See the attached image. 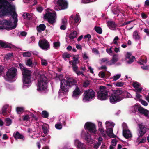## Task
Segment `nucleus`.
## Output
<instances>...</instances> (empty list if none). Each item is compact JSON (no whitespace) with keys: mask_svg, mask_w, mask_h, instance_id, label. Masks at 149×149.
<instances>
[{"mask_svg":"<svg viewBox=\"0 0 149 149\" xmlns=\"http://www.w3.org/2000/svg\"><path fill=\"white\" fill-rule=\"evenodd\" d=\"M58 77L60 81L59 96L65 95L68 92L70 88L76 84L77 80L69 76H66V79H64L62 74L58 75Z\"/></svg>","mask_w":149,"mask_h":149,"instance_id":"f257e3e1","label":"nucleus"},{"mask_svg":"<svg viewBox=\"0 0 149 149\" xmlns=\"http://www.w3.org/2000/svg\"><path fill=\"white\" fill-rule=\"evenodd\" d=\"M19 66L22 71L23 87L24 88H28L32 84V72L31 70L24 68L23 64L20 63Z\"/></svg>","mask_w":149,"mask_h":149,"instance_id":"f03ea898","label":"nucleus"},{"mask_svg":"<svg viewBox=\"0 0 149 149\" xmlns=\"http://www.w3.org/2000/svg\"><path fill=\"white\" fill-rule=\"evenodd\" d=\"M37 90L42 91L47 89L48 80L45 75L40 72L37 76Z\"/></svg>","mask_w":149,"mask_h":149,"instance_id":"7ed1b4c3","label":"nucleus"},{"mask_svg":"<svg viewBox=\"0 0 149 149\" xmlns=\"http://www.w3.org/2000/svg\"><path fill=\"white\" fill-rule=\"evenodd\" d=\"M124 97L122 91L118 89L114 91L113 93L109 97V101L111 103L115 104L121 101Z\"/></svg>","mask_w":149,"mask_h":149,"instance_id":"20e7f679","label":"nucleus"},{"mask_svg":"<svg viewBox=\"0 0 149 149\" xmlns=\"http://www.w3.org/2000/svg\"><path fill=\"white\" fill-rule=\"evenodd\" d=\"M109 92L106 87L101 86L99 88L97 93L98 99L100 100H107L109 97Z\"/></svg>","mask_w":149,"mask_h":149,"instance_id":"39448f33","label":"nucleus"},{"mask_svg":"<svg viewBox=\"0 0 149 149\" xmlns=\"http://www.w3.org/2000/svg\"><path fill=\"white\" fill-rule=\"evenodd\" d=\"M83 100L85 102H87L90 100H93L95 97V93L94 91L92 89L86 90L83 94Z\"/></svg>","mask_w":149,"mask_h":149,"instance_id":"423d86ee","label":"nucleus"},{"mask_svg":"<svg viewBox=\"0 0 149 149\" xmlns=\"http://www.w3.org/2000/svg\"><path fill=\"white\" fill-rule=\"evenodd\" d=\"M17 70L15 68H11L8 69L6 73L5 78L7 81H12L16 76Z\"/></svg>","mask_w":149,"mask_h":149,"instance_id":"0eeeda50","label":"nucleus"},{"mask_svg":"<svg viewBox=\"0 0 149 149\" xmlns=\"http://www.w3.org/2000/svg\"><path fill=\"white\" fill-rule=\"evenodd\" d=\"M54 9L57 11L67 8L68 4L65 0H54Z\"/></svg>","mask_w":149,"mask_h":149,"instance_id":"6e6552de","label":"nucleus"},{"mask_svg":"<svg viewBox=\"0 0 149 149\" xmlns=\"http://www.w3.org/2000/svg\"><path fill=\"white\" fill-rule=\"evenodd\" d=\"M138 109V111L140 113L143 114L146 117H149V111L141 107H138L137 105H135L134 106L131 107L130 108V111L133 113H135Z\"/></svg>","mask_w":149,"mask_h":149,"instance_id":"1a4fd4ad","label":"nucleus"},{"mask_svg":"<svg viewBox=\"0 0 149 149\" xmlns=\"http://www.w3.org/2000/svg\"><path fill=\"white\" fill-rule=\"evenodd\" d=\"M28 113L22 116V117L23 120L24 121H29L32 118H34L36 120L37 118L36 116L34 115L35 111H32V112H30L29 111H27Z\"/></svg>","mask_w":149,"mask_h":149,"instance_id":"9d476101","label":"nucleus"},{"mask_svg":"<svg viewBox=\"0 0 149 149\" xmlns=\"http://www.w3.org/2000/svg\"><path fill=\"white\" fill-rule=\"evenodd\" d=\"M84 127L85 129H87L90 133H95L96 131L95 125L92 123L90 122L86 123Z\"/></svg>","mask_w":149,"mask_h":149,"instance_id":"9b49d317","label":"nucleus"},{"mask_svg":"<svg viewBox=\"0 0 149 149\" xmlns=\"http://www.w3.org/2000/svg\"><path fill=\"white\" fill-rule=\"evenodd\" d=\"M56 14L55 12L51 13L49 12L44 15V17L47 19L49 22L51 23H53L55 22L56 18Z\"/></svg>","mask_w":149,"mask_h":149,"instance_id":"f8f14e48","label":"nucleus"},{"mask_svg":"<svg viewBox=\"0 0 149 149\" xmlns=\"http://www.w3.org/2000/svg\"><path fill=\"white\" fill-rule=\"evenodd\" d=\"M38 45L42 49L47 50L50 48V44L47 40H40Z\"/></svg>","mask_w":149,"mask_h":149,"instance_id":"ddd939ff","label":"nucleus"},{"mask_svg":"<svg viewBox=\"0 0 149 149\" xmlns=\"http://www.w3.org/2000/svg\"><path fill=\"white\" fill-rule=\"evenodd\" d=\"M82 92L78 87L76 86L72 92V98L74 100H77L79 98L81 95Z\"/></svg>","mask_w":149,"mask_h":149,"instance_id":"4468645a","label":"nucleus"},{"mask_svg":"<svg viewBox=\"0 0 149 149\" xmlns=\"http://www.w3.org/2000/svg\"><path fill=\"white\" fill-rule=\"evenodd\" d=\"M135 57L132 55L130 52H127L125 56V60L128 64H131L134 61Z\"/></svg>","mask_w":149,"mask_h":149,"instance_id":"2eb2a0df","label":"nucleus"},{"mask_svg":"<svg viewBox=\"0 0 149 149\" xmlns=\"http://www.w3.org/2000/svg\"><path fill=\"white\" fill-rule=\"evenodd\" d=\"M66 120L64 118H62L60 120L59 122L57 123L56 124L55 126L56 129H62V124L65 126Z\"/></svg>","mask_w":149,"mask_h":149,"instance_id":"dca6fc26","label":"nucleus"},{"mask_svg":"<svg viewBox=\"0 0 149 149\" xmlns=\"http://www.w3.org/2000/svg\"><path fill=\"white\" fill-rule=\"evenodd\" d=\"M132 85L135 88L134 91L136 92H140L141 91L143 88L140 87L141 84L139 82L135 81L132 83Z\"/></svg>","mask_w":149,"mask_h":149,"instance_id":"f3484780","label":"nucleus"},{"mask_svg":"<svg viewBox=\"0 0 149 149\" xmlns=\"http://www.w3.org/2000/svg\"><path fill=\"white\" fill-rule=\"evenodd\" d=\"M139 127L140 130L138 135L139 137H142L146 133V128L142 124L139 125Z\"/></svg>","mask_w":149,"mask_h":149,"instance_id":"a211bd4d","label":"nucleus"},{"mask_svg":"<svg viewBox=\"0 0 149 149\" xmlns=\"http://www.w3.org/2000/svg\"><path fill=\"white\" fill-rule=\"evenodd\" d=\"M74 143L75 146L80 149H84L85 148V145L84 144L80 142L78 139H76L75 140Z\"/></svg>","mask_w":149,"mask_h":149,"instance_id":"6ab92c4d","label":"nucleus"},{"mask_svg":"<svg viewBox=\"0 0 149 149\" xmlns=\"http://www.w3.org/2000/svg\"><path fill=\"white\" fill-rule=\"evenodd\" d=\"M107 26L111 30L116 29L117 25L113 21H108L107 23Z\"/></svg>","mask_w":149,"mask_h":149,"instance_id":"aec40b11","label":"nucleus"},{"mask_svg":"<svg viewBox=\"0 0 149 149\" xmlns=\"http://www.w3.org/2000/svg\"><path fill=\"white\" fill-rule=\"evenodd\" d=\"M80 17L79 15L78 14H76L75 15L74 14L71 15L70 18H69V21L71 23H72V20L74 19L75 23H77L79 20Z\"/></svg>","mask_w":149,"mask_h":149,"instance_id":"412c9836","label":"nucleus"},{"mask_svg":"<svg viewBox=\"0 0 149 149\" xmlns=\"http://www.w3.org/2000/svg\"><path fill=\"white\" fill-rule=\"evenodd\" d=\"M123 134L124 136L126 139L130 138L132 136L131 132L128 129H127L126 130H124L123 132Z\"/></svg>","mask_w":149,"mask_h":149,"instance_id":"4be33fe9","label":"nucleus"},{"mask_svg":"<svg viewBox=\"0 0 149 149\" xmlns=\"http://www.w3.org/2000/svg\"><path fill=\"white\" fill-rule=\"evenodd\" d=\"M113 128L106 129V133L107 136L111 138V137H113V138L116 137V136L114 135L113 134Z\"/></svg>","mask_w":149,"mask_h":149,"instance_id":"5701e85b","label":"nucleus"},{"mask_svg":"<svg viewBox=\"0 0 149 149\" xmlns=\"http://www.w3.org/2000/svg\"><path fill=\"white\" fill-rule=\"evenodd\" d=\"M115 124L111 121H107L105 122V127L106 129L113 128Z\"/></svg>","mask_w":149,"mask_h":149,"instance_id":"b1692460","label":"nucleus"},{"mask_svg":"<svg viewBox=\"0 0 149 149\" xmlns=\"http://www.w3.org/2000/svg\"><path fill=\"white\" fill-rule=\"evenodd\" d=\"M118 60V56L116 55H114L112 60L108 61L107 62L108 65H112L114 64Z\"/></svg>","mask_w":149,"mask_h":149,"instance_id":"393cba45","label":"nucleus"},{"mask_svg":"<svg viewBox=\"0 0 149 149\" xmlns=\"http://www.w3.org/2000/svg\"><path fill=\"white\" fill-rule=\"evenodd\" d=\"M133 38L136 40H140L141 38L137 31H134L133 33Z\"/></svg>","mask_w":149,"mask_h":149,"instance_id":"a878e982","label":"nucleus"},{"mask_svg":"<svg viewBox=\"0 0 149 149\" xmlns=\"http://www.w3.org/2000/svg\"><path fill=\"white\" fill-rule=\"evenodd\" d=\"M14 136L16 139H20L24 140V137L23 136L20 134V133L18 132H17L16 133L14 134Z\"/></svg>","mask_w":149,"mask_h":149,"instance_id":"bb28decb","label":"nucleus"},{"mask_svg":"<svg viewBox=\"0 0 149 149\" xmlns=\"http://www.w3.org/2000/svg\"><path fill=\"white\" fill-rule=\"evenodd\" d=\"M14 56V54L13 53H8L4 57V58L6 60H10L13 58Z\"/></svg>","mask_w":149,"mask_h":149,"instance_id":"cd10ccee","label":"nucleus"},{"mask_svg":"<svg viewBox=\"0 0 149 149\" xmlns=\"http://www.w3.org/2000/svg\"><path fill=\"white\" fill-rule=\"evenodd\" d=\"M46 28V26L45 24H41L37 27L36 29L38 32H41L44 31Z\"/></svg>","mask_w":149,"mask_h":149,"instance_id":"c85d7f7f","label":"nucleus"},{"mask_svg":"<svg viewBox=\"0 0 149 149\" xmlns=\"http://www.w3.org/2000/svg\"><path fill=\"white\" fill-rule=\"evenodd\" d=\"M85 140L90 144H92L93 142V140L92 139L90 134H89L86 136Z\"/></svg>","mask_w":149,"mask_h":149,"instance_id":"c756f323","label":"nucleus"},{"mask_svg":"<svg viewBox=\"0 0 149 149\" xmlns=\"http://www.w3.org/2000/svg\"><path fill=\"white\" fill-rule=\"evenodd\" d=\"M99 130L100 132V135L104 137H106L107 136V135L106 134V132L105 130H104L103 127L102 128H99Z\"/></svg>","mask_w":149,"mask_h":149,"instance_id":"7c9ffc66","label":"nucleus"},{"mask_svg":"<svg viewBox=\"0 0 149 149\" xmlns=\"http://www.w3.org/2000/svg\"><path fill=\"white\" fill-rule=\"evenodd\" d=\"M41 61V64L42 66H47L48 63V60L45 59L43 57H40Z\"/></svg>","mask_w":149,"mask_h":149,"instance_id":"2f4dec72","label":"nucleus"},{"mask_svg":"<svg viewBox=\"0 0 149 149\" xmlns=\"http://www.w3.org/2000/svg\"><path fill=\"white\" fill-rule=\"evenodd\" d=\"M121 74L120 73L115 74L112 77H111V79H113L114 81H116L120 78Z\"/></svg>","mask_w":149,"mask_h":149,"instance_id":"473e14b6","label":"nucleus"},{"mask_svg":"<svg viewBox=\"0 0 149 149\" xmlns=\"http://www.w3.org/2000/svg\"><path fill=\"white\" fill-rule=\"evenodd\" d=\"M73 61H69L70 64H72V65H76L78 63V58L77 57H73Z\"/></svg>","mask_w":149,"mask_h":149,"instance_id":"72a5a7b5","label":"nucleus"},{"mask_svg":"<svg viewBox=\"0 0 149 149\" xmlns=\"http://www.w3.org/2000/svg\"><path fill=\"white\" fill-rule=\"evenodd\" d=\"M9 46L8 45L7 43L5 42L0 41V47H3L4 48H8Z\"/></svg>","mask_w":149,"mask_h":149,"instance_id":"f704fd0d","label":"nucleus"},{"mask_svg":"<svg viewBox=\"0 0 149 149\" xmlns=\"http://www.w3.org/2000/svg\"><path fill=\"white\" fill-rule=\"evenodd\" d=\"M33 15L27 13H24L23 15V17L24 19H30L32 17Z\"/></svg>","mask_w":149,"mask_h":149,"instance_id":"c9c22d12","label":"nucleus"},{"mask_svg":"<svg viewBox=\"0 0 149 149\" xmlns=\"http://www.w3.org/2000/svg\"><path fill=\"white\" fill-rule=\"evenodd\" d=\"M77 32L74 31L71 32L69 35V38L71 39H74L77 36Z\"/></svg>","mask_w":149,"mask_h":149,"instance_id":"e433bc0d","label":"nucleus"},{"mask_svg":"<svg viewBox=\"0 0 149 149\" xmlns=\"http://www.w3.org/2000/svg\"><path fill=\"white\" fill-rule=\"evenodd\" d=\"M25 63L26 65L28 66L32 67V61L31 59H29L26 60Z\"/></svg>","mask_w":149,"mask_h":149,"instance_id":"4c0bfd02","label":"nucleus"},{"mask_svg":"<svg viewBox=\"0 0 149 149\" xmlns=\"http://www.w3.org/2000/svg\"><path fill=\"white\" fill-rule=\"evenodd\" d=\"M53 44L54 48L55 49H58L59 48L60 46V42L58 41L54 42Z\"/></svg>","mask_w":149,"mask_h":149,"instance_id":"58836bf2","label":"nucleus"},{"mask_svg":"<svg viewBox=\"0 0 149 149\" xmlns=\"http://www.w3.org/2000/svg\"><path fill=\"white\" fill-rule=\"evenodd\" d=\"M8 107V105H4L2 108V113L4 116H6V111Z\"/></svg>","mask_w":149,"mask_h":149,"instance_id":"ea45409f","label":"nucleus"},{"mask_svg":"<svg viewBox=\"0 0 149 149\" xmlns=\"http://www.w3.org/2000/svg\"><path fill=\"white\" fill-rule=\"evenodd\" d=\"M62 22L63 23V24L61 25L60 27V29L62 30H65L66 29L65 24L66 22V20L65 19H63L62 20Z\"/></svg>","mask_w":149,"mask_h":149,"instance_id":"a19ab883","label":"nucleus"},{"mask_svg":"<svg viewBox=\"0 0 149 149\" xmlns=\"http://www.w3.org/2000/svg\"><path fill=\"white\" fill-rule=\"evenodd\" d=\"M12 123L11 120L10 118H6L5 120V124L7 126H9Z\"/></svg>","mask_w":149,"mask_h":149,"instance_id":"79ce46f5","label":"nucleus"},{"mask_svg":"<svg viewBox=\"0 0 149 149\" xmlns=\"http://www.w3.org/2000/svg\"><path fill=\"white\" fill-rule=\"evenodd\" d=\"M113 48V47L111 46L110 48H107L106 49V51L107 53H108L109 54L111 55V56L112 55L113 52V51L112 50Z\"/></svg>","mask_w":149,"mask_h":149,"instance_id":"37998d69","label":"nucleus"},{"mask_svg":"<svg viewBox=\"0 0 149 149\" xmlns=\"http://www.w3.org/2000/svg\"><path fill=\"white\" fill-rule=\"evenodd\" d=\"M95 31L99 34H101L102 32V30L100 27H95Z\"/></svg>","mask_w":149,"mask_h":149,"instance_id":"c03bdc74","label":"nucleus"},{"mask_svg":"<svg viewBox=\"0 0 149 149\" xmlns=\"http://www.w3.org/2000/svg\"><path fill=\"white\" fill-rule=\"evenodd\" d=\"M125 84V83L121 81H117L115 84V86L117 87L123 86Z\"/></svg>","mask_w":149,"mask_h":149,"instance_id":"a18cd8bd","label":"nucleus"},{"mask_svg":"<svg viewBox=\"0 0 149 149\" xmlns=\"http://www.w3.org/2000/svg\"><path fill=\"white\" fill-rule=\"evenodd\" d=\"M41 114L42 115V117L45 118H47L49 116V113L46 111H43Z\"/></svg>","mask_w":149,"mask_h":149,"instance_id":"49530a36","label":"nucleus"},{"mask_svg":"<svg viewBox=\"0 0 149 149\" xmlns=\"http://www.w3.org/2000/svg\"><path fill=\"white\" fill-rule=\"evenodd\" d=\"M119 39L118 36H115L113 39V40L112 42V44H115L116 45H117L118 44V40Z\"/></svg>","mask_w":149,"mask_h":149,"instance_id":"de8ad7c7","label":"nucleus"},{"mask_svg":"<svg viewBox=\"0 0 149 149\" xmlns=\"http://www.w3.org/2000/svg\"><path fill=\"white\" fill-rule=\"evenodd\" d=\"M71 55L70 54L67 53V52H65L63 53V58L65 60L67 58H69L70 57Z\"/></svg>","mask_w":149,"mask_h":149,"instance_id":"09e8293b","label":"nucleus"},{"mask_svg":"<svg viewBox=\"0 0 149 149\" xmlns=\"http://www.w3.org/2000/svg\"><path fill=\"white\" fill-rule=\"evenodd\" d=\"M31 52H25L23 54V55L24 57H30L31 56Z\"/></svg>","mask_w":149,"mask_h":149,"instance_id":"8fccbe9b","label":"nucleus"},{"mask_svg":"<svg viewBox=\"0 0 149 149\" xmlns=\"http://www.w3.org/2000/svg\"><path fill=\"white\" fill-rule=\"evenodd\" d=\"M101 63H106L107 64L109 65L108 64V62L109 61V59L107 58H104L101 59Z\"/></svg>","mask_w":149,"mask_h":149,"instance_id":"3c124183","label":"nucleus"},{"mask_svg":"<svg viewBox=\"0 0 149 149\" xmlns=\"http://www.w3.org/2000/svg\"><path fill=\"white\" fill-rule=\"evenodd\" d=\"M42 129L43 130V132L44 134H46L48 132V128L47 126L43 125L42 126Z\"/></svg>","mask_w":149,"mask_h":149,"instance_id":"603ef678","label":"nucleus"},{"mask_svg":"<svg viewBox=\"0 0 149 149\" xmlns=\"http://www.w3.org/2000/svg\"><path fill=\"white\" fill-rule=\"evenodd\" d=\"M24 109V108L23 107H17L16 108V111L18 113H19V112L23 111Z\"/></svg>","mask_w":149,"mask_h":149,"instance_id":"864d4df0","label":"nucleus"},{"mask_svg":"<svg viewBox=\"0 0 149 149\" xmlns=\"http://www.w3.org/2000/svg\"><path fill=\"white\" fill-rule=\"evenodd\" d=\"M98 75L100 77L104 78L105 77L106 74L105 73L103 72H100L99 73Z\"/></svg>","mask_w":149,"mask_h":149,"instance_id":"5fc2aeb1","label":"nucleus"},{"mask_svg":"<svg viewBox=\"0 0 149 149\" xmlns=\"http://www.w3.org/2000/svg\"><path fill=\"white\" fill-rule=\"evenodd\" d=\"M140 102L141 104L144 106H147L148 105V103L146 101H144V100L142 99H140Z\"/></svg>","mask_w":149,"mask_h":149,"instance_id":"6e6d98bb","label":"nucleus"},{"mask_svg":"<svg viewBox=\"0 0 149 149\" xmlns=\"http://www.w3.org/2000/svg\"><path fill=\"white\" fill-rule=\"evenodd\" d=\"M122 127L123 128V132H124V130H126L127 129H128L127 125L125 123H123L122 124Z\"/></svg>","mask_w":149,"mask_h":149,"instance_id":"4d7b16f0","label":"nucleus"},{"mask_svg":"<svg viewBox=\"0 0 149 149\" xmlns=\"http://www.w3.org/2000/svg\"><path fill=\"white\" fill-rule=\"evenodd\" d=\"M113 12L114 14H116L117 16H118L119 15V13L120 12V11L119 9H118V8H116V9L115 8L113 10Z\"/></svg>","mask_w":149,"mask_h":149,"instance_id":"13d9d810","label":"nucleus"},{"mask_svg":"<svg viewBox=\"0 0 149 149\" xmlns=\"http://www.w3.org/2000/svg\"><path fill=\"white\" fill-rule=\"evenodd\" d=\"M111 143L112 145L115 147L116 146V145L117 143V141L116 139H112L111 141Z\"/></svg>","mask_w":149,"mask_h":149,"instance_id":"bf43d9fd","label":"nucleus"},{"mask_svg":"<svg viewBox=\"0 0 149 149\" xmlns=\"http://www.w3.org/2000/svg\"><path fill=\"white\" fill-rule=\"evenodd\" d=\"M96 0H82V2L84 3H90V2L95 1Z\"/></svg>","mask_w":149,"mask_h":149,"instance_id":"052dcab7","label":"nucleus"},{"mask_svg":"<svg viewBox=\"0 0 149 149\" xmlns=\"http://www.w3.org/2000/svg\"><path fill=\"white\" fill-rule=\"evenodd\" d=\"M72 67L73 71L77 74L78 70V66L76 65H72Z\"/></svg>","mask_w":149,"mask_h":149,"instance_id":"680f3d73","label":"nucleus"},{"mask_svg":"<svg viewBox=\"0 0 149 149\" xmlns=\"http://www.w3.org/2000/svg\"><path fill=\"white\" fill-rule=\"evenodd\" d=\"M141 68L144 70H149V65H143L141 67Z\"/></svg>","mask_w":149,"mask_h":149,"instance_id":"e2e57ef3","label":"nucleus"},{"mask_svg":"<svg viewBox=\"0 0 149 149\" xmlns=\"http://www.w3.org/2000/svg\"><path fill=\"white\" fill-rule=\"evenodd\" d=\"M147 61V60H140L139 61V63H140L141 64H143L146 63Z\"/></svg>","mask_w":149,"mask_h":149,"instance_id":"0e129e2a","label":"nucleus"},{"mask_svg":"<svg viewBox=\"0 0 149 149\" xmlns=\"http://www.w3.org/2000/svg\"><path fill=\"white\" fill-rule=\"evenodd\" d=\"M90 83L89 81H86L84 82L83 86H84L85 87H86L88 86V85H89Z\"/></svg>","mask_w":149,"mask_h":149,"instance_id":"69168bd1","label":"nucleus"},{"mask_svg":"<svg viewBox=\"0 0 149 149\" xmlns=\"http://www.w3.org/2000/svg\"><path fill=\"white\" fill-rule=\"evenodd\" d=\"M98 143L99 144V145H100L102 142L103 141V139L101 137H99V138H98Z\"/></svg>","mask_w":149,"mask_h":149,"instance_id":"338daca9","label":"nucleus"},{"mask_svg":"<svg viewBox=\"0 0 149 149\" xmlns=\"http://www.w3.org/2000/svg\"><path fill=\"white\" fill-rule=\"evenodd\" d=\"M99 145L98 142L94 144L93 148L95 149H97L99 146Z\"/></svg>","mask_w":149,"mask_h":149,"instance_id":"774afa93","label":"nucleus"}]
</instances>
